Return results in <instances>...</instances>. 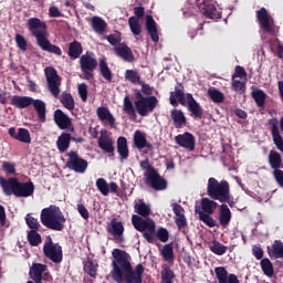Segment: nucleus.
Listing matches in <instances>:
<instances>
[{
    "instance_id": "11",
    "label": "nucleus",
    "mask_w": 283,
    "mask_h": 283,
    "mask_svg": "<svg viewBox=\"0 0 283 283\" xmlns=\"http://www.w3.org/2000/svg\"><path fill=\"white\" fill-rule=\"evenodd\" d=\"M44 72L46 75L49 91L51 92L52 96L59 98V94H61V77L59 76L56 69L49 66Z\"/></svg>"
},
{
    "instance_id": "14",
    "label": "nucleus",
    "mask_w": 283,
    "mask_h": 283,
    "mask_svg": "<svg viewBox=\"0 0 283 283\" xmlns=\"http://www.w3.org/2000/svg\"><path fill=\"white\" fill-rule=\"evenodd\" d=\"M29 275L35 283H44L43 281L50 280V272L48 265L42 263H32Z\"/></svg>"
},
{
    "instance_id": "22",
    "label": "nucleus",
    "mask_w": 283,
    "mask_h": 283,
    "mask_svg": "<svg viewBox=\"0 0 283 283\" xmlns=\"http://www.w3.org/2000/svg\"><path fill=\"white\" fill-rule=\"evenodd\" d=\"M216 277L219 283H240L235 274H229L224 266H218L214 269Z\"/></svg>"
},
{
    "instance_id": "32",
    "label": "nucleus",
    "mask_w": 283,
    "mask_h": 283,
    "mask_svg": "<svg viewBox=\"0 0 283 283\" xmlns=\"http://www.w3.org/2000/svg\"><path fill=\"white\" fill-rule=\"evenodd\" d=\"M91 25L96 34H105V31L107 30V22L98 15H94L91 19Z\"/></svg>"
},
{
    "instance_id": "56",
    "label": "nucleus",
    "mask_w": 283,
    "mask_h": 283,
    "mask_svg": "<svg viewBox=\"0 0 283 283\" xmlns=\"http://www.w3.org/2000/svg\"><path fill=\"white\" fill-rule=\"evenodd\" d=\"M156 235L159 242H167L169 240V231L165 228H159Z\"/></svg>"
},
{
    "instance_id": "43",
    "label": "nucleus",
    "mask_w": 283,
    "mask_h": 283,
    "mask_svg": "<svg viewBox=\"0 0 283 283\" xmlns=\"http://www.w3.org/2000/svg\"><path fill=\"white\" fill-rule=\"evenodd\" d=\"M128 25L130 28V32L134 34V36H140V32H143V29L140 27V20L136 17H130L128 19Z\"/></svg>"
},
{
    "instance_id": "37",
    "label": "nucleus",
    "mask_w": 283,
    "mask_h": 283,
    "mask_svg": "<svg viewBox=\"0 0 283 283\" xmlns=\"http://www.w3.org/2000/svg\"><path fill=\"white\" fill-rule=\"evenodd\" d=\"M31 105H33L40 123H45V114L48 112L45 102H43L42 99H33Z\"/></svg>"
},
{
    "instance_id": "45",
    "label": "nucleus",
    "mask_w": 283,
    "mask_h": 283,
    "mask_svg": "<svg viewBox=\"0 0 283 283\" xmlns=\"http://www.w3.org/2000/svg\"><path fill=\"white\" fill-rule=\"evenodd\" d=\"M123 111L128 116H136V108L134 107V103H132L128 95L124 97Z\"/></svg>"
},
{
    "instance_id": "34",
    "label": "nucleus",
    "mask_w": 283,
    "mask_h": 283,
    "mask_svg": "<svg viewBox=\"0 0 283 283\" xmlns=\"http://www.w3.org/2000/svg\"><path fill=\"white\" fill-rule=\"evenodd\" d=\"M219 222L221 227H228L229 222H231V210L229 206L222 203L219 210Z\"/></svg>"
},
{
    "instance_id": "48",
    "label": "nucleus",
    "mask_w": 283,
    "mask_h": 283,
    "mask_svg": "<svg viewBox=\"0 0 283 283\" xmlns=\"http://www.w3.org/2000/svg\"><path fill=\"white\" fill-rule=\"evenodd\" d=\"M261 269L264 273V275H266L268 277H273V263H271V260L269 259H263L261 260Z\"/></svg>"
},
{
    "instance_id": "30",
    "label": "nucleus",
    "mask_w": 283,
    "mask_h": 283,
    "mask_svg": "<svg viewBox=\"0 0 283 283\" xmlns=\"http://www.w3.org/2000/svg\"><path fill=\"white\" fill-rule=\"evenodd\" d=\"M115 52L117 55L120 56V59H123L124 61H128V63H132V61H134V53L132 52V49L126 44H119L115 46Z\"/></svg>"
},
{
    "instance_id": "26",
    "label": "nucleus",
    "mask_w": 283,
    "mask_h": 283,
    "mask_svg": "<svg viewBox=\"0 0 283 283\" xmlns=\"http://www.w3.org/2000/svg\"><path fill=\"white\" fill-rule=\"evenodd\" d=\"M269 124L271 126L273 143L276 149H279V151L283 154V138H282V135L280 134V127L277 126V120L270 119Z\"/></svg>"
},
{
    "instance_id": "53",
    "label": "nucleus",
    "mask_w": 283,
    "mask_h": 283,
    "mask_svg": "<svg viewBox=\"0 0 283 283\" xmlns=\"http://www.w3.org/2000/svg\"><path fill=\"white\" fill-rule=\"evenodd\" d=\"M174 282V271L169 268H164L161 271V283H172Z\"/></svg>"
},
{
    "instance_id": "55",
    "label": "nucleus",
    "mask_w": 283,
    "mask_h": 283,
    "mask_svg": "<svg viewBox=\"0 0 283 283\" xmlns=\"http://www.w3.org/2000/svg\"><path fill=\"white\" fill-rule=\"evenodd\" d=\"M161 255L166 262L174 260V248L170 244H166L161 250Z\"/></svg>"
},
{
    "instance_id": "42",
    "label": "nucleus",
    "mask_w": 283,
    "mask_h": 283,
    "mask_svg": "<svg viewBox=\"0 0 283 283\" xmlns=\"http://www.w3.org/2000/svg\"><path fill=\"white\" fill-rule=\"evenodd\" d=\"M83 54V45L78 41H73L69 44V56L71 59H78Z\"/></svg>"
},
{
    "instance_id": "9",
    "label": "nucleus",
    "mask_w": 283,
    "mask_h": 283,
    "mask_svg": "<svg viewBox=\"0 0 283 283\" xmlns=\"http://www.w3.org/2000/svg\"><path fill=\"white\" fill-rule=\"evenodd\" d=\"M157 106L158 97L154 95L146 97L140 95L139 98L135 101V108L139 116H149V114H151Z\"/></svg>"
},
{
    "instance_id": "59",
    "label": "nucleus",
    "mask_w": 283,
    "mask_h": 283,
    "mask_svg": "<svg viewBox=\"0 0 283 283\" xmlns=\"http://www.w3.org/2000/svg\"><path fill=\"white\" fill-rule=\"evenodd\" d=\"M2 169L7 174H17V166L10 161H3Z\"/></svg>"
},
{
    "instance_id": "60",
    "label": "nucleus",
    "mask_w": 283,
    "mask_h": 283,
    "mask_svg": "<svg viewBox=\"0 0 283 283\" xmlns=\"http://www.w3.org/2000/svg\"><path fill=\"white\" fill-rule=\"evenodd\" d=\"M232 90L234 92H244V82H241L240 80H235L232 77Z\"/></svg>"
},
{
    "instance_id": "7",
    "label": "nucleus",
    "mask_w": 283,
    "mask_h": 283,
    "mask_svg": "<svg viewBox=\"0 0 283 283\" xmlns=\"http://www.w3.org/2000/svg\"><path fill=\"white\" fill-rule=\"evenodd\" d=\"M97 66L98 61L96 60V56H94V53L86 52L81 56L80 67L85 81H91V78H94V70H96Z\"/></svg>"
},
{
    "instance_id": "38",
    "label": "nucleus",
    "mask_w": 283,
    "mask_h": 283,
    "mask_svg": "<svg viewBox=\"0 0 283 283\" xmlns=\"http://www.w3.org/2000/svg\"><path fill=\"white\" fill-rule=\"evenodd\" d=\"M71 140L72 135H70V133H63L56 142L59 151H61L62 154H64V151H67V149H70Z\"/></svg>"
},
{
    "instance_id": "63",
    "label": "nucleus",
    "mask_w": 283,
    "mask_h": 283,
    "mask_svg": "<svg viewBox=\"0 0 283 283\" xmlns=\"http://www.w3.org/2000/svg\"><path fill=\"white\" fill-rule=\"evenodd\" d=\"M252 253L256 260H262L264 258V250L260 245H254L252 248Z\"/></svg>"
},
{
    "instance_id": "33",
    "label": "nucleus",
    "mask_w": 283,
    "mask_h": 283,
    "mask_svg": "<svg viewBox=\"0 0 283 283\" xmlns=\"http://www.w3.org/2000/svg\"><path fill=\"white\" fill-rule=\"evenodd\" d=\"M178 103H180V105H187V95H185V92L180 88H176L175 92L170 93V105L176 107Z\"/></svg>"
},
{
    "instance_id": "3",
    "label": "nucleus",
    "mask_w": 283,
    "mask_h": 283,
    "mask_svg": "<svg viewBox=\"0 0 283 283\" xmlns=\"http://www.w3.org/2000/svg\"><path fill=\"white\" fill-rule=\"evenodd\" d=\"M28 27L30 32L36 39V43L41 50L50 52L51 54H56V56H61V54H63L61 48L51 44L50 40H48L50 34L48 33V24H45V22L41 21L39 18H30L28 20Z\"/></svg>"
},
{
    "instance_id": "6",
    "label": "nucleus",
    "mask_w": 283,
    "mask_h": 283,
    "mask_svg": "<svg viewBox=\"0 0 283 283\" xmlns=\"http://www.w3.org/2000/svg\"><path fill=\"white\" fill-rule=\"evenodd\" d=\"M207 193L212 200L224 202L229 200V182L227 180L218 181V179L211 177L208 179Z\"/></svg>"
},
{
    "instance_id": "41",
    "label": "nucleus",
    "mask_w": 283,
    "mask_h": 283,
    "mask_svg": "<svg viewBox=\"0 0 283 283\" xmlns=\"http://www.w3.org/2000/svg\"><path fill=\"white\" fill-rule=\"evenodd\" d=\"M99 72L103 78L107 81L108 83H112L113 74L112 70H109V65L107 64L106 59H99Z\"/></svg>"
},
{
    "instance_id": "49",
    "label": "nucleus",
    "mask_w": 283,
    "mask_h": 283,
    "mask_svg": "<svg viewBox=\"0 0 283 283\" xmlns=\"http://www.w3.org/2000/svg\"><path fill=\"white\" fill-rule=\"evenodd\" d=\"M125 78L126 81H129V83H138L139 85H143V82H140V74H138L135 70H126Z\"/></svg>"
},
{
    "instance_id": "51",
    "label": "nucleus",
    "mask_w": 283,
    "mask_h": 283,
    "mask_svg": "<svg viewBox=\"0 0 283 283\" xmlns=\"http://www.w3.org/2000/svg\"><path fill=\"white\" fill-rule=\"evenodd\" d=\"M210 251H212L214 255H224V253H227V245H223L218 241H213Z\"/></svg>"
},
{
    "instance_id": "61",
    "label": "nucleus",
    "mask_w": 283,
    "mask_h": 283,
    "mask_svg": "<svg viewBox=\"0 0 283 283\" xmlns=\"http://www.w3.org/2000/svg\"><path fill=\"white\" fill-rule=\"evenodd\" d=\"M175 222L178 227V229H185L187 227V218L185 214H179L175 218Z\"/></svg>"
},
{
    "instance_id": "52",
    "label": "nucleus",
    "mask_w": 283,
    "mask_h": 283,
    "mask_svg": "<svg viewBox=\"0 0 283 283\" xmlns=\"http://www.w3.org/2000/svg\"><path fill=\"white\" fill-rule=\"evenodd\" d=\"M25 222L31 231H39V229H41V223H39V219H35L30 214H27Z\"/></svg>"
},
{
    "instance_id": "46",
    "label": "nucleus",
    "mask_w": 283,
    "mask_h": 283,
    "mask_svg": "<svg viewBox=\"0 0 283 283\" xmlns=\"http://www.w3.org/2000/svg\"><path fill=\"white\" fill-rule=\"evenodd\" d=\"M15 140L30 145V143H32V137H30V130H28L27 128H19Z\"/></svg>"
},
{
    "instance_id": "8",
    "label": "nucleus",
    "mask_w": 283,
    "mask_h": 283,
    "mask_svg": "<svg viewBox=\"0 0 283 283\" xmlns=\"http://www.w3.org/2000/svg\"><path fill=\"white\" fill-rule=\"evenodd\" d=\"M43 253L53 264H61L63 262V248L61 244L54 243L52 237H48V240L44 242Z\"/></svg>"
},
{
    "instance_id": "50",
    "label": "nucleus",
    "mask_w": 283,
    "mask_h": 283,
    "mask_svg": "<svg viewBox=\"0 0 283 283\" xmlns=\"http://www.w3.org/2000/svg\"><path fill=\"white\" fill-rule=\"evenodd\" d=\"M208 96L213 103H222V101H224V94L217 88H210L208 91Z\"/></svg>"
},
{
    "instance_id": "47",
    "label": "nucleus",
    "mask_w": 283,
    "mask_h": 283,
    "mask_svg": "<svg viewBox=\"0 0 283 283\" xmlns=\"http://www.w3.org/2000/svg\"><path fill=\"white\" fill-rule=\"evenodd\" d=\"M28 240L31 247H39L42 242L41 234L36 230H30L28 232Z\"/></svg>"
},
{
    "instance_id": "4",
    "label": "nucleus",
    "mask_w": 283,
    "mask_h": 283,
    "mask_svg": "<svg viewBox=\"0 0 283 283\" xmlns=\"http://www.w3.org/2000/svg\"><path fill=\"white\" fill-rule=\"evenodd\" d=\"M40 220L43 227L52 231H63L65 229V216L61 211V208L56 206L42 209Z\"/></svg>"
},
{
    "instance_id": "13",
    "label": "nucleus",
    "mask_w": 283,
    "mask_h": 283,
    "mask_svg": "<svg viewBox=\"0 0 283 283\" xmlns=\"http://www.w3.org/2000/svg\"><path fill=\"white\" fill-rule=\"evenodd\" d=\"M66 167L75 171V174H85L87 171V160L78 157V153L71 151L69 153Z\"/></svg>"
},
{
    "instance_id": "19",
    "label": "nucleus",
    "mask_w": 283,
    "mask_h": 283,
    "mask_svg": "<svg viewBox=\"0 0 283 283\" xmlns=\"http://www.w3.org/2000/svg\"><path fill=\"white\" fill-rule=\"evenodd\" d=\"M53 118L59 129H72V132H74V127H72V118L63 113V111L56 109L53 114Z\"/></svg>"
},
{
    "instance_id": "64",
    "label": "nucleus",
    "mask_w": 283,
    "mask_h": 283,
    "mask_svg": "<svg viewBox=\"0 0 283 283\" xmlns=\"http://www.w3.org/2000/svg\"><path fill=\"white\" fill-rule=\"evenodd\" d=\"M273 176H274V179L276 180L279 187H281L283 189V171L280 170V168L277 170H273Z\"/></svg>"
},
{
    "instance_id": "35",
    "label": "nucleus",
    "mask_w": 283,
    "mask_h": 283,
    "mask_svg": "<svg viewBox=\"0 0 283 283\" xmlns=\"http://www.w3.org/2000/svg\"><path fill=\"white\" fill-rule=\"evenodd\" d=\"M171 118L174 120V125L177 129H180L187 125V117L182 111L172 109L171 111Z\"/></svg>"
},
{
    "instance_id": "17",
    "label": "nucleus",
    "mask_w": 283,
    "mask_h": 283,
    "mask_svg": "<svg viewBox=\"0 0 283 283\" xmlns=\"http://www.w3.org/2000/svg\"><path fill=\"white\" fill-rule=\"evenodd\" d=\"M0 185L4 196H17L19 187V179L17 177H11L9 179L0 177Z\"/></svg>"
},
{
    "instance_id": "20",
    "label": "nucleus",
    "mask_w": 283,
    "mask_h": 283,
    "mask_svg": "<svg viewBox=\"0 0 283 283\" xmlns=\"http://www.w3.org/2000/svg\"><path fill=\"white\" fill-rule=\"evenodd\" d=\"M96 114L101 123L112 128L116 127V118L114 117L112 112H109V108L105 106H99L96 109Z\"/></svg>"
},
{
    "instance_id": "58",
    "label": "nucleus",
    "mask_w": 283,
    "mask_h": 283,
    "mask_svg": "<svg viewBox=\"0 0 283 283\" xmlns=\"http://www.w3.org/2000/svg\"><path fill=\"white\" fill-rule=\"evenodd\" d=\"M77 90H78L80 98L83 101V103H85L87 101V84L85 83L80 84Z\"/></svg>"
},
{
    "instance_id": "23",
    "label": "nucleus",
    "mask_w": 283,
    "mask_h": 283,
    "mask_svg": "<svg viewBox=\"0 0 283 283\" xmlns=\"http://www.w3.org/2000/svg\"><path fill=\"white\" fill-rule=\"evenodd\" d=\"M218 208V203L209 198H202L201 199V207L196 206L195 207V213L200 216V213L205 214H213V211Z\"/></svg>"
},
{
    "instance_id": "39",
    "label": "nucleus",
    "mask_w": 283,
    "mask_h": 283,
    "mask_svg": "<svg viewBox=\"0 0 283 283\" xmlns=\"http://www.w3.org/2000/svg\"><path fill=\"white\" fill-rule=\"evenodd\" d=\"M268 253L270 258H274L275 260L283 258V243L282 241H274L272 249L268 248Z\"/></svg>"
},
{
    "instance_id": "54",
    "label": "nucleus",
    "mask_w": 283,
    "mask_h": 283,
    "mask_svg": "<svg viewBox=\"0 0 283 283\" xmlns=\"http://www.w3.org/2000/svg\"><path fill=\"white\" fill-rule=\"evenodd\" d=\"M199 220H201L203 224H207V227H216V220L211 218V214H205V212H199Z\"/></svg>"
},
{
    "instance_id": "2",
    "label": "nucleus",
    "mask_w": 283,
    "mask_h": 283,
    "mask_svg": "<svg viewBox=\"0 0 283 283\" xmlns=\"http://www.w3.org/2000/svg\"><path fill=\"white\" fill-rule=\"evenodd\" d=\"M134 210L137 214L132 216L133 227L143 233L149 244H154L156 240V222L149 218L151 216V205L138 199L134 202Z\"/></svg>"
},
{
    "instance_id": "25",
    "label": "nucleus",
    "mask_w": 283,
    "mask_h": 283,
    "mask_svg": "<svg viewBox=\"0 0 283 283\" xmlns=\"http://www.w3.org/2000/svg\"><path fill=\"white\" fill-rule=\"evenodd\" d=\"M30 196H34V182L27 181L18 182V190H15V198H30Z\"/></svg>"
},
{
    "instance_id": "27",
    "label": "nucleus",
    "mask_w": 283,
    "mask_h": 283,
    "mask_svg": "<svg viewBox=\"0 0 283 283\" xmlns=\"http://www.w3.org/2000/svg\"><path fill=\"white\" fill-rule=\"evenodd\" d=\"M186 105H188L189 112L192 114L195 118H202V107L196 99L193 98V95L188 93L186 95Z\"/></svg>"
},
{
    "instance_id": "10",
    "label": "nucleus",
    "mask_w": 283,
    "mask_h": 283,
    "mask_svg": "<svg viewBox=\"0 0 283 283\" xmlns=\"http://www.w3.org/2000/svg\"><path fill=\"white\" fill-rule=\"evenodd\" d=\"M197 7L206 19H221L222 17V11L216 7L213 0H197Z\"/></svg>"
},
{
    "instance_id": "5",
    "label": "nucleus",
    "mask_w": 283,
    "mask_h": 283,
    "mask_svg": "<svg viewBox=\"0 0 283 283\" xmlns=\"http://www.w3.org/2000/svg\"><path fill=\"white\" fill-rule=\"evenodd\" d=\"M140 167L145 171V182L148 187H151L155 191H165V189H167V180L161 178L158 171L151 167L149 159L142 160Z\"/></svg>"
},
{
    "instance_id": "12",
    "label": "nucleus",
    "mask_w": 283,
    "mask_h": 283,
    "mask_svg": "<svg viewBox=\"0 0 283 283\" xmlns=\"http://www.w3.org/2000/svg\"><path fill=\"white\" fill-rule=\"evenodd\" d=\"M106 231L109 235H113V240L117 242V244L125 242V224H123V221L113 218L111 222L107 223Z\"/></svg>"
},
{
    "instance_id": "21",
    "label": "nucleus",
    "mask_w": 283,
    "mask_h": 283,
    "mask_svg": "<svg viewBox=\"0 0 283 283\" xmlns=\"http://www.w3.org/2000/svg\"><path fill=\"white\" fill-rule=\"evenodd\" d=\"M98 147L102 149V151L108 154V156H114V139L107 135L106 130L101 133L98 138Z\"/></svg>"
},
{
    "instance_id": "62",
    "label": "nucleus",
    "mask_w": 283,
    "mask_h": 283,
    "mask_svg": "<svg viewBox=\"0 0 283 283\" xmlns=\"http://www.w3.org/2000/svg\"><path fill=\"white\" fill-rule=\"evenodd\" d=\"M77 211H78L80 216H82V218L84 220H88L90 219V211L87 210V208H85L83 206V203H78L77 205Z\"/></svg>"
},
{
    "instance_id": "16",
    "label": "nucleus",
    "mask_w": 283,
    "mask_h": 283,
    "mask_svg": "<svg viewBox=\"0 0 283 283\" xmlns=\"http://www.w3.org/2000/svg\"><path fill=\"white\" fill-rule=\"evenodd\" d=\"M175 143L179 147L187 149V151H193L196 149V137L191 133H184L175 137Z\"/></svg>"
},
{
    "instance_id": "44",
    "label": "nucleus",
    "mask_w": 283,
    "mask_h": 283,
    "mask_svg": "<svg viewBox=\"0 0 283 283\" xmlns=\"http://www.w3.org/2000/svg\"><path fill=\"white\" fill-rule=\"evenodd\" d=\"M60 102L63 105V107H65V109H69L70 112H72V109H74V97H72V94L70 93H62V95L60 96Z\"/></svg>"
},
{
    "instance_id": "28",
    "label": "nucleus",
    "mask_w": 283,
    "mask_h": 283,
    "mask_svg": "<svg viewBox=\"0 0 283 283\" xmlns=\"http://www.w3.org/2000/svg\"><path fill=\"white\" fill-rule=\"evenodd\" d=\"M34 103V98L30 96L13 95L11 97V105L18 109H27Z\"/></svg>"
},
{
    "instance_id": "24",
    "label": "nucleus",
    "mask_w": 283,
    "mask_h": 283,
    "mask_svg": "<svg viewBox=\"0 0 283 283\" xmlns=\"http://www.w3.org/2000/svg\"><path fill=\"white\" fill-rule=\"evenodd\" d=\"M96 187H97L99 193H102V196H109V191H111V193H116V191H118V184L112 181L108 185L107 180H105V178H98L96 180Z\"/></svg>"
},
{
    "instance_id": "36",
    "label": "nucleus",
    "mask_w": 283,
    "mask_h": 283,
    "mask_svg": "<svg viewBox=\"0 0 283 283\" xmlns=\"http://www.w3.org/2000/svg\"><path fill=\"white\" fill-rule=\"evenodd\" d=\"M117 151L119 154L120 160H127L129 158V147L127 146V138L119 137L117 139Z\"/></svg>"
},
{
    "instance_id": "18",
    "label": "nucleus",
    "mask_w": 283,
    "mask_h": 283,
    "mask_svg": "<svg viewBox=\"0 0 283 283\" xmlns=\"http://www.w3.org/2000/svg\"><path fill=\"white\" fill-rule=\"evenodd\" d=\"M134 145L139 150L146 149V151H154V146L151 143L147 142V135L140 130L134 133Z\"/></svg>"
},
{
    "instance_id": "15",
    "label": "nucleus",
    "mask_w": 283,
    "mask_h": 283,
    "mask_svg": "<svg viewBox=\"0 0 283 283\" xmlns=\"http://www.w3.org/2000/svg\"><path fill=\"white\" fill-rule=\"evenodd\" d=\"M256 18L260 24V28L264 30V32L271 33L273 32V18L269 14L265 8H261L256 11Z\"/></svg>"
},
{
    "instance_id": "40",
    "label": "nucleus",
    "mask_w": 283,
    "mask_h": 283,
    "mask_svg": "<svg viewBox=\"0 0 283 283\" xmlns=\"http://www.w3.org/2000/svg\"><path fill=\"white\" fill-rule=\"evenodd\" d=\"M251 96L258 107H264L266 103V93L260 88H253Z\"/></svg>"
},
{
    "instance_id": "31",
    "label": "nucleus",
    "mask_w": 283,
    "mask_h": 283,
    "mask_svg": "<svg viewBox=\"0 0 283 283\" xmlns=\"http://www.w3.org/2000/svg\"><path fill=\"white\" fill-rule=\"evenodd\" d=\"M269 165L273 171L282 169V155L277 150H270L268 156Z\"/></svg>"
},
{
    "instance_id": "57",
    "label": "nucleus",
    "mask_w": 283,
    "mask_h": 283,
    "mask_svg": "<svg viewBox=\"0 0 283 283\" xmlns=\"http://www.w3.org/2000/svg\"><path fill=\"white\" fill-rule=\"evenodd\" d=\"M15 43L22 52H25L28 50V41H25V38L23 35L15 34Z\"/></svg>"
},
{
    "instance_id": "29",
    "label": "nucleus",
    "mask_w": 283,
    "mask_h": 283,
    "mask_svg": "<svg viewBox=\"0 0 283 283\" xmlns=\"http://www.w3.org/2000/svg\"><path fill=\"white\" fill-rule=\"evenodd\" d=\"M146 30L154 43H158V41H160V36H158V27L151 15L146 17Z\"/></svg>"
},
{
    "instance_id": "1",
    "label": "nucleus",
    "mask_w": 283,
    "mask_h": 283,
    "mask_svg": "<svg viewBox=\"0 0 283 283\" xmlns=\"http://www.w3.org/2000/svg\"><path fill=\"white\" fill-rule=\"evenodd\" d=\"M112 277L116 283H143L145 266L140 263L134 269L132 266V255L124 250L114 249L112 251Z\"/></svg>"
}]
</instances>
